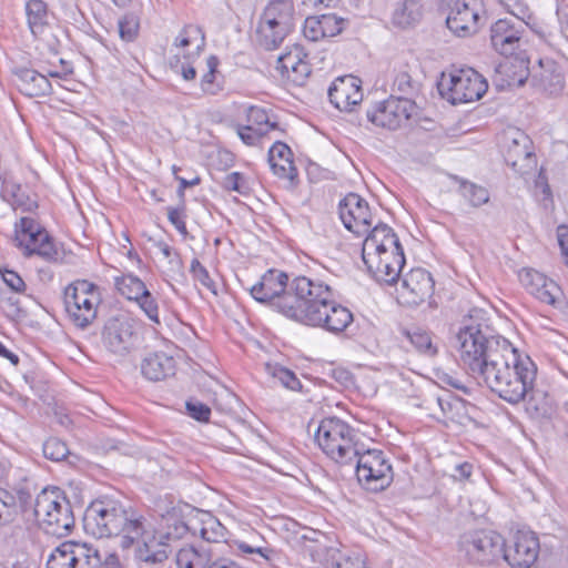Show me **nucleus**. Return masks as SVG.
<instances>
[{
	"label": "nucleus",
	"instance_id": "680f3d73",
	"mask_svg": "<svg viewBox=\"0 0 568 568\" xmlns=\"http://www.w3.org/2000/svg\"><path fill=\"white\" fill-rule=\"evenodd\" d=\"M3 282L16 293H23L26 290V283L22 277L14 271L0 270Z\"/></svg>",
	"mask_w": 568,
	"mask_h": 568
},
{
	"label": "nucleus",
	"instance_id": "2eb2a0df",
	"mask_svg": "<svg viewBox=\"0 0 568 568\" xmlns=\"http://www.w3.org/2000/svg\"><path fill=\"white\" fill-rule=\"evenodd\" d=\"M356 477L365 489L381 491L387 488L393 480V469L384 453L378 449L362 452L354 459Z\"/></svg>",
	"mask_w": 568,
	"mask_h": 568
},
{
	"label": "nucleus",
	"instance_id": "f3484780",
	"mask_svg": "<svg viewBox=\"0 0 568 568\" xmlns=\"http://www.w3.org/2000/svg\"><path fill=\"white\" fill-rule=\"evenodd\" d=\"M440 8L447 12L446 24L455 34L466 37L478 30L481 0H442Z\"/></svg>",
	"mask_w": 568,
	"mask_h": 568
},
{
	"label": "nucleus",
	"instance_id": "393cba45",
	"mask_svg": "<svg viewBox=\"0 0 568 568\" xmlns=\"http://www.w3.org/2000/svg\"><path fill=\"white\" fill-rule=\"evenodd\" d=\"M531 84L548 97H559L566 88L565 74L552 60H539V70L532 73Z\"/></svg>",
	"mask_w": 568,
	"mask_h": 568
},
{
	"label": "nucleus",
	"instance_id": "20e7f679",
	"mask_svg": "<svg viewBox=\"0 0 568 568\" xmlns=\"http://www.w3.org/2000/svg\"><path fill=\"white\" fill-rule=\"evenodd\" d=\"M456 341L460 364L476 381L514 348L508 339L494 335L487 325L473 321L459 328Z\"/></svg>",
	"mask_w": 568,
	"mask_h": 568
},
{
	"label": "nucleus",
	"instance_id": "a18cd8bd",
	"mask_svg": "<svg viewBox=\"0 0 568 568\" xmlns=\"http://www.w3.org/2000/svg\"><path fill=\"white\" fill-rule=\"evenodd\" d=\"M246 121L251 126H255L258 131L267 134L270 131L277 129L276 122H271L265 109L251 105L246 110Z\"/></svg>",
	"mask_w": 568,
	"mask_h": 568
},
{
	"label": "nucleus",
	"instance_id": "7ed1b4c3",
	"mask_svg": "<svg viewBox=\"0 0 568 568\" xmlns=\"http://www.w3.org/2000/svg\"><path fill=\"white\" fill-rule=\"evenodd\" d=\"M537 376V366L527 355L523 356L514 347L493 365L485 375L477 379L493 394L510 405H517L529 396L528 410L540 414V408L532 405L534 384Z\"/></svg>",
	"mask_w": 568,
	"mask_h": 568
},
{
	"label": "nucleus",
	"instance_id": "a19ab883",
	"mask_svg": "<svg viewBox=\"0 0 568 568\" xmlns=\"http://www.w3.org/2000/svg\"><path fill=\"white\" fill-rule=\"evenodd\" d=\"M219 59L215 55H210L206 59L207 72L201 79V88L204 93L215 95L222 89V83L217 79Z\"/></svg>",
	"mask_w": 568,
	"mask_h": 568
},
{
	"label": "nucleus",
	"instance_id": "052dcab7",
	"mask_svg": "<svg viewBox=\"0 0 568 568\" xmlns=\"http://www.w3.org/2000/svg\"><path fill=\"white\" fill-rule=\"evenodd\" d=\"M303 33L311 41H318L324 37L318 17H307L304 22Z\"/></svg>",
	"mask_w": 568,
	"mask_h": 568
},
{
	"label": "nucleus",
	"instance_id": "09e8293b",
	"mask_svg": "<svg viewBox=\"0 0 568 568\" xmlns=\"http://www.w3.org/2000/svg\"><path fill=\"white\" fill-rule=\"evenodd\" d=\"M43 456L52 462L64 460L70 452L67 444L57 437H51L43 443Z\"/></svg>",
	"mask_w": 568,
	"mask_h": 568
},
{
	"label": "nucleus",
	"instance_id": "3c124183",
	"mask_svg": "<svg viewBox=\"0 0 568 568\" xmlns=\"http://www.w3.org/2000/svg\"><path fill=\"white\" fill-rule=\"evenodd\" d=\"M519 280L526 291L534 295L540 286L545 285L548 277L536 270L524 268L519 272Z\"/></svg>",
	"mask_w": 568,
	"mask_h": 568
},
{
	"label": "nucleus",
	"instance_id": "4d7b16f0",
	"mask_svg": "<svg viewBox=\"0 0 568 568\" xmlns=\"http://www.w3.org/2000/svg\"><path fill=\"white\" fill-rule=\"evenodd\" d=\"M224 527L215 519H209L203 523L201 537L209 542H216L224 537Z\"/></svg>",
	"mask_w": 568,
	"mask_h": 568
},
{
	"label": "nucleus",
	"instance_id": "bf43d9fd",
	"mask_svg": "<svg viewBox=\"0 0 568 568\" xmlns=\"http://www.w3.org/2000/svg\"><path fill=\"white\" fill-rule=\"evenodd\" d=\"M185 206L182 204L179 207H168V219L171 224L179 231L180 234L185 236L187 234L186 223H185Z\"/></svg>",
	"mask_w": 568,
	"mask_h": 568
},
{
	"label": "nucleus",
	"instance_id": "4468645a",
	"mask_svg": "<svg viewBox=\"0 0 568 568\" xmlns=\"http://www.w3.org/2000/svg\"><path fill=\"white\" fill-rule=\"evenodd\" d=\"M487 89L486 79L471 68L455 70L448 77L443 74L438 82L440 95L452 104L477 101Z\"/></svg>",
	"mask_w": 568,
	"mask_h": 568
},
{
	"label": "nucleus",
	"instance_id": "79ce46f5",
	"mask_svg": "<svg viewBox=\"0 0 568 568\" xmlns=\"http://www.w3.org/2000/svg\"><path fill=\"white\" fill-rule=\"evenodd\" d=\"M532 296H535L541 303L554 306L556 308H560L564 303V294L560 286L550 278H548L545 285L540 286L538 292L534 293Z\"/></svg>",
	"mask_w": 568,
	"mask_h": 568
},
{
	"label": "nucleus",
	"instance_id": "a878e982",
	"mask_svg": "<svg viewBox=\"0 0 568 568\" xmlns=\"http://www.w3.org/2000/svg\"><path fill=\"white\" fill-rule=\"evenodd\" d=\"M12 74L18 90L27 97H45L52 92V85L48 78L37 70L16 67L12 69Z\"/></svg>",
	"mask_w": 568,
	"mask_h": 568
},
{
	"label": "nucleus",
	"instance_id": "2f4dec72",
	"mask_svg": "<svg viewBox=\"0 0 568 568\" xmlns=\"http://www.w3.org/2000/svg\"><path fill=\"white\" fill-rule=\"evenodd\" d=\"M527 135L521 132L516 133L505 153L507 164L518 170L527 166L534 156Z\"/></svg>",
	"mask_w": 568,
	"mask_h": 568
},
{
	"label": "nucleus",
	"instance_id": "13d9d810",
	"mask_svg": "<svg viewBox=\"0 0 568 568\" xmlns=\"http://www.w3.org/2000/svg\"><path fill=\"white\" fill-rule=\"evenodd\" d=\"M186 412L190 417L197 422H209L211 416V408L199 402V400H187L185 404Z\"/></svg>",
	"mask_w": 568,
	"mask_h": 568
},
{
	"label": "nucleus",
	"instance_id": "6e6552de",
	"mask_svg": "<svg viewBox=\"0 0 568 568\" xmlns=\"http://www.w3.org/2000/svg\"><path fill=\"white\" fill-rule=\"evenodd\" d=\"M362 258L369 273L377 271L381 274L382 264H405L404 251L397 235L384 223L375 225L364 240Z\"/></svg>",
	"mask_w": 568,
	"mask_h": 568
},
{
	"label": "nucleus",
	"instance_id": "a211bd4d",
	"mask_svg": "<svg viewBox=\"0 0 568 568\" xmlns=\"http://www.w3.org/2000/svg\"><path fill=\"white\" fill-rule=\"evenodd\" d=\"M540 542L537 534L527 528L513 532L509 541L505 540L503 561L511 568H530L538 559Z\"/></svg>",
	"mask_w": 568,
	"mask_h": 568
},
{
	"label": "nucleus",
	"instance_id": "c756f323",
	"mask_svg": "<svg viewBox=\"0 0 568 568\" xmlns=\"http://www.w3.org/2000/svg\"><path fill=\"white\" fill-rule=\"evenodd\" d=\"M390 90L393 94H398V99L409 98L415 101L422 91V82L413 73L412 68L404 64L394 70Z\"/></svg>",
	"mask_w": 568,
	"mask_h": 568
},
{
	"label": "nucleus",
	"instance_id": "473e14b6",
	"mask_svg": "<svg viewBox=\"0 0 568 568\" xmlns=\"http://www.w3.org/2000/svg\"><path fill=\"white\" fill-rule=\"evenodd\" d=\"M403 335L409 342L413 349L420 356L432 359L438 355V344L434 342L432 332L420 327H414L403 329Z\"/></svg>",
	"mask_w": 568,
	"mask_h": 568
},
{
	"label": "nucleus",
	"instance_id": "4be33fe9",
	"mask_svg": "<svg viewBox=\"0 0 568 568\" xmlns=\"http://www.w3.org/2000/svg\"><path fill=\"white\" fill-rule=\"evenodd\" d=\"M435 282L424 268H413L402 278L400 297L409 306H418L434 293Z\"/></svg>",
	"mask_w": 568,
	"mask_h": 568
},
{
	"label": "nucleus",
	"instance_id": "c9c22d12",
	"mask_svg": "<svg viewBox=\"0 0 568 568\" xmlns=\"http://www.w3.org/2000/svg\"><path fill=\"white\" fill-rule=\"evenodd\" d=\"M423 14L420 0H403L396 4L393 12V23L400 28L409 27L418 22Z\"/></svg>",
	"mask_w": 568,
	"mask_h": 568
},
{
	"label": "nucleus",
	"instance_id": "6e6d98bb",
	"mask_svg": "<svg viewBox=\"0 0 568 568\" xmlns=\"http://www.w3.org/2000/svg\"><path fill=\"white\" fill-rule=\"evenodd\" d=\"M381 268V274L377 271H374L371 273L372 276L379 283L392 285L397 282L403 266H396L388 263L382 264Z\"/></svg>",
	"mask_w": 568,
	"mask_h": 568
},
{
	"label": "nucleus",
	"instance_id": "49530a36",
	"mask_svg": "<svg viewBox=\"0 0 568 568\" xmlns=\"http://www.w3.org/2000/svg\"><path fill=\"white\" fill-rule=\"evenodd\" d=\"M120 38L125 42H132L138 38L140 19L133 12L125 13L118 22Z\"/></svg>",
	"mask_w": 568,
	"mask_h": 568
},
{
	"label": "nucleus",
	"instance_id": "f8f14e48",
	"mask_svg": "<svg viewBox=\"0 0 568 568\" xmlns=\"http://www.w3.org/2000/svg\"><path fill=\"white\" fill-rule=\"evenodd\" d=\"M14 242L26 257L38 255L49 263L63 260V252L54 239L32 217H21L14 224Z\"/></svg>",
	"mask_w": 568,
	"mask_h": 568
},
{
	"label": "nucleus",
	"instance_id": "9d476101",
	"mask_svg": "<svg viewBox=\"0 0 568 568\" xmlns=\"http://www.w3.org/2000/svg\"><path fill=\"white\" fill-rule=\"evenodd\" d=\"M47 568H122L115 554L101 559L98 549L87 542L64 541L53 549Z\"/></svg>",
	"mask_w": 568,
	"mask_h": 568
},
{
	"label": "nucleus",
	"instance_id": "bb28decb",
	"mask_svg": "<svg viewBox=\"0 0 568 568\" xmlns=\"http://www.w3.org/2000/svg\"><path fill=\"white\" fill-rule=\"evenodd\" d=\"M305 57L303 49L295 45L288 52L278 57L276 69L292 82L303 84L311 74V67L305 61Z\"/></svg>",
	"mask_w": 568,
	"mask_h": 568
},
{
	"label": "nucleus",
	"instance_id": "e2e57ef3",
	"mask_svg": "<svg viewBox=\"0 0 568 568\" xmlns=\"http://www.w3.org/2000/svg\"><path fill=\"white\" fill-rule=\"evenodd\" d=\"M244 182H245L244 176L241 173L232 172L225 176L224 186L227 190L243 193Z\"/></svg>",
	"mask_w": 568,
	"mask_h": 568
},
{
	"label": "nucleus",
	"instance_id": "864d4df0",
	"mask_svg": "<svg viewBox=\"0 0 568 568\" xmlns=\"http://www.w3.org/2000/svg\"><path fill=\"white\" fill-rule=\"evenodd\" d=\"M190 272L195 281L200 282L204 287L216 294L215 282L210 276L206 267L203 266L197 258L192 260Z\"/></svg>",
	"mask_w": 568,
	"mask_h": 568
},
{
	"label": "nucleus",
	"instance_id": "1a4fd4ad",
	"mask_svg": "<svg viewBox=\"0 0 568 568\" xmlns=\"http://www.w3.org/2000/svg\"><path fill=\"white\" fill-rule=\"evenodd\" d=\"M295 0H268L257 26L258 42L274 50L295 27Z\"/></svg>",
	"mask_w": 568,
	"mask_h": 568
},
{
	"label": "nucleus",
	"instance_id": "7c9ffc66",
	"mask_svg": "<svg viewBox=\"0 0 568 568\" xmlns=\"http://www.w3.org/2000/svg\"><path fill=\"white\" fill-rule=\"evenodd\" d=\"M236 548L241 554L251 556L252 560L260 565L267 564L270 566H275L281 559L280 552L270 547L264 539L237 541Z\"/></svg>",
	"mask_w": 568,
	"mask_h": 568
},
{
	"label": "nucleus",
	"instance_id": "e433bc0d",
	"mask_svg": "<svg viewBox=\"0 0 568 568\" xmlns=\"http://www.w3.org/2000/svg\"><path fill=\"white\" fill-rule=\"evenodd\" d=\"M211 565V554L205 549L195 547L181 548L176 554L178 568H209Z\"/></svg>",
	"mask_w": 568,
	"mask_h": 568
},
{
	"label": "nucleus",
	"instance_id": "c03bdc74",
	"mask_svg": "<svg viewBox=\"0 0 568 568\" xmlns=\"http://www.w3.org/2000/svg\"><path fill=\"white\" fill-rule=\"evenodd\" d=\"M265 371L270 376H272L274 379H277L287 389L298 390L302 387V384L294 372L281 365L266 364Z\"/></svg>",
	"mask_w": 568,
	"mask_h": 568
},
{
	"label": "nucleus",
	"instance_id": "f03ea898",
	"mask_svg": "<svg viewBox=\"0 0 568 568\" xmlns=\"http://www.w3.org/2000/svg\"><path fill=\"white\" fill-rule=\"evenodd\" d=\"M146 518L122 500L104 496L93 500L85 509L83 527L95 538H120L122 549L131 548L143 536Z\"/></svg>",
	"mask_w": 568,
	"mask_h": 568
},
{
	"label": "nucleus",
	"instance_id": "6ab92c4d",
	"mask_svg": "<svg viewBox=\"0 0 568 568\" xmlns=\"http://www.w3.org/2000/svg\"><path fill=\"white\" fill-rule=\"evenodd\" d=\"M526 22L510 18L498 19L490 26V44L501 55L511 57L521 51Z\"/></svg>",
	"mask_w": 568,
	"mask_h": 568
},
{
	"label": "nucleus",
	"instance_id": "aec40b11",
	"mask_svg": "<svg viewBox=\"0 0 568 568\" xmlns=\"http://www.w3.org/2000/svg\"><path fill=\"white\" fill-rule=\"evenodd\" d=\"M292 277L280 270H268L260 282L250 288L251 296L282 314V302L286 297Z\"/></svg>",
	"mask_w": 568,
	"mask_h": 568
},
{
	"label": "nucleus",
	"instance_id": "603ef678",
	"mask_svg": "<svg viewBox=\"0 0 568 568\" xmlns=\"http://www.w3.org/2000/svg\"><path fill=\"white\" fill-rule=\"evenodd\" d=\"M325 38L339 34L346 23V20L335 14H322L318 17Z\"/></svg>",
	"mask_w": 568,
	"mask_h": 568
},
{
	"label": "nucleus",
	"instance_id": "0eeeda50",
	"mask_svg": "<svg viewBox=\"0 0 568 568\" xmlns=\"http://www.w3.org/2000/svg\"><path fill=\"white\" fill-rule=\"evenodd\" d=\"M34 515L40 527L48 534L63 537L74 527V515L68 498L57 488H43L34 501Z\"/></svg>",
	"mask_w": 568,
	"mask_h": 568
},
{
	"label": "nucleus",
	"instance_id": "412c9836",
	"mask_svg": "<svg viewBox=\"0 0 568 568\" xmlns=\"http://www.w3.org/2000/svg\"><path fill=\"white\" fill-rule=\"evenodd\" d=\"M339 219L348 231L357 236L372 231V212L365 199L357 193L346 194L338 203Z\"/></svg>",
	"mask_w": 568,
	"mask_h": 568
},
{
	"label": "nucleus",
	"instance_id": "8fccbe9b",
	"mask_svg": "<svg viewBox=\"0 0 568 568\" xmlns=\"http://www.w3.org/2000/svg\"><path fill=\"white\" fill-rule=\"evenodd\" d=\"M141 311L146 315V317L153 324L160 325V312L159 304L156 298L151 294L149 290H146L145 294H142L134 301Z\"/></svg>",
	"mask_w": 568,
	"mask_h": 568
},
{
	"label": "nucleus",
	"instance_id": "9b49d317",
	"mask_svg": "<svg viewBox=\"0 0 568 568\" xmlns=\"http://www.w3.org/2000/svg\"><path fill=\"white\" fill-rule=\"evenodd\" d=\"M101 342L110 354L125 358L136 352L141 345V325L128 314L110 316L103 324Z\"/></svg>",
	"mask_w": 568,
	"mask_h": 568
},
{
	"label": "nucleus",
	"instance_id": "72a5a7b5",
	"mask_svg": "<svg viewBox=\"0 0 568 568\" xmlns=\"http://www.w3.org/2000/svg\"><path fill=\"white\" fill-rule=\"evenodd\" d=\"M36 493V486L27 478H23L12 490H7V494L13 499V506L6 508V520H11L12 516L17 514L18 508L21 511H27L32 506V497Z\"/></svg>",
	"mask_w": 568,
	"mask_h": 568
},
{
	"label": "nucleus",
	"instance_id": "4c0bfd02",
	"mask_svg": "<svg viewBox=\"0 0 568 568\" xmlns=\"http://www.w3.org/2000/svg\"><path fill=\"white\" fill-rule=\"evenodd\" d=\"M1 196L14 209L21 207L24 211H30L34 206V203L29 201L21 185L10 179L2 181Z\"/></svg>",
	"mask_w": 568,
	"mask_h": 568
},
{
	"label": "nucleus",
	"instance_id": "b1692460",
	"mask_svg": "<svg viewBox=\"0 0 568 568\" xmlns=\"http://www.w3.org/2000/svg\"><path fill=\"white\" fill-rule=\"evenodd\" d=\"M170 538V532L148 535L145 530L136 542L135 558L149 567L163 564L172 551L169 544Z\"/></svg>",
	"mask_w": 568,
	"mask_h": 568
},
{
	"label": "nucleus",
	"instance_id": "37998d69",
	"mask_svg": "<svg viewBox=\"0 0 568 568\" xmlns=\"http://www.w3.org/2000/svg\"><path fill=\"white\" fill-rule=\"evenodd\" d=\"M500 7L507 12L514 16L517 20L526 22V24L534 29L535 19L534 16L525 2V0H495Z\"/></svg>",
	"mask_w": 568,
	"mask_h": 568
},
{
	"label": "nucleus",
	"instance_id": "39448f33",
	"mask_svg": "<svg viewBox=\"0 0 568 568\" xmlns=\"http://www.w3.org/2000/svg\"><path fill=\"white\" fill-rule=\"evenodd\" d=\"M458 558L475 567H493L503 562L505 538L489 528H473L457 539Z\"/></svg>",
	"mask_w": 568,
	"mask_h": 568
},
{
	"label": "nucleus",
	"instance_id": "ea45409f",
	"mask_svg": "<svg viewBox=\"0 0 568 568\" xmlns=\"http://www.w3.org/2000/svg\"><path fill=\"white\" fill-rule=\"evenodd\" d=\"M454 180L459 183V193L471 206L478 207L489 201V193L484 186L458 176H454Z\"/></svg>",
	"mask_w": 568,
	"mask_h": 568
},
{
	"label": "nucleus",
	"instance_id": "dca6fc26",
	"mask_svg": "<svg viewBox=\"0 0 568 568\" xmlns=\"http://www.w3.org/2000/svg\"><path fill=\"white\" fill-rule=\"evenodd\" d=\"M416 111L417 104L414 100L398 99L390 94L388 99L367 109L366 118L375 126L395 131L407 124Z\"/></svg>",
	"mask_w": 568,
	"mask_h": 568
},
{
	"label": "nucleus",
	"instance_id": "ddd939ff",
	"mask_svg": "<svg viewBox=\"0 0 568 568\" xmlns=\"http://www.w3.org/2000/svg\"><path fill=\"white\" fill-rule=\"evenodd\" d=\"M63 302L70 321L79 328H87L97 317L101 302L99 287L87 280L75 281L65 287Z\"/></svg>",
	"mask_w": 568,
	"mask_h": 568
},
{
	"label": "nucleus",
	"instance_id": "69168bd1",
	"mask_svg": "<svg viewBox=\"0 0 568 568\" xmlns=\"http://www.w3.org/2000/svg\"><path fill=\"white\" fill-rule=\"evenodd\" d=\"M558 242L561 248L562 255L566 257V264L568 265V227H558Z\"/></svg>",
	"mask_w": 568,
	"mask_h": 568
},
{
	"label": "nucleus",
	"instance_id": "0e129e2a",
	"mask_svg": "<svg viewBox=\"0 0 568 568\" xmlns=\"http://www.w3.org/2000/svg\"><path fill=\"white\" fill-rule=\"evenodd\" d=\"M13 499L7 494V489L0 488V525L2 523H8L6 520V508H10L13 506Z\"/></svg>",
	"mask_w": 568,
	"mask_h": 568
},
{
	"label": "nucleus",
	"instance_id": "f257e3e1",
	"mask_svg": "<svg viewBox=\"0 0 568 568\" xmlns=\"http://www.w3.org/2000/svg\"><path fill=\"white\" fill-rule=\"evenodd\" d=\"M282 314L303 325L334 334L344 332L353 322L352 312L335 301L332 287L307 275L292 277L282 302Z\"/></svg>",
	"mask_w": 568,
	"mask_h": 568
},
{
	"label": "nucleus",
	"instance_id": "c85d7f7f",
	"mask_svg": "<svg viewBox=\"0 0 568 568\" xmlns=\"http://www.w3.org/2000/svg\"><path fill=\"white\" fill-rule=\"evenodd\" d=\"M268 163L275 175L292 183L297 179V169L293 162L290 146L281 141L274 142L268 150Z\"/></svg>",
	"mask_w": 568,
	"mask_h": 568
},
{
	"label": "nucleus",
	"instance_id": "5fc2aeb1",
	"mask_svg": "<svg viewBox=\"0 0 568 568\" xmlns=\"http://www.w3.org/2000/svg\"><path fill=\"white\" fill-rule=\"evenodd\" d=\"M237 135L242 140L243 143L250 146H255L261 143V141L266 135L263 131H258L255 126H251L248 124L236 126Z\"/></svg>",
	"mask_w": 568,
	"mask_h": 568
},
{
	"label": "nucleus",
	"instance_id": "423d86ee",
	"mask_svg": "<svg viewBox=\"0 0 568 568\" xmlns=\"http://www.w3.org/2000/svg\"><path fill=\"white\" fill-rule=\"evenodd\" d=\"M357 436L356 430L344 420L326 417L317 427L315 440L331 459L341 465H352L362 447Z\"/></svg>",
	"mask_w": 568,
	"mask_h": 568
},
{
	"label": "nucleus",
	"instance_id": "cd10ccee",
	"mask_svg": "<svg viewBox=\"0 0 568 568\" xmlns=\"http://www.w3.org/2000/svg\"><path fill=\"white\" fill-rule=\"evenodd\" d=\"M140 368L144 378L160 382L174 376L176 362L173 356L164 352H152L142 358Z\"/></svg>",
	"mask_w": 568,
	"mask_h": 568
},
{
	"label": "nucleus",
	"instance_id": "338daca9",
	"mask_svg": "<svg viewBox=\"0 0 568 568\" xmlns=\"http://www.w3.org/2000/svg\"><path fill=\"white\" fill-rule=\"evenodd\" d=\"M473 473V465L469 463H462L456 465L454 477L456 479L463 480L468 479Z\"/></svg>",
	"mask_w": 568,
	"mask_h": 568
},
{
	"label": "nucleus",
	"instance_id": "f704fd0d",
	"mask_svg": "<svg viewBox=\"0 0 568 568\" xmlns=\"http://www.w3.org/2000/svg\"><path fill=\"white\" fill-rule=\"evenodd\" d=\"M28 26L34 37L41 36L49 27V10L43 0H29L26 3Z\"/></svg>",
	"mask_w": 568,
	"mask_h": 568
},
{
	"label": "nucleus",
	"instance_id": "5701e85b",
	"mask_svg": "<svg viewBox=\"0 0 568 568\" xmlns=\"http://www.w3.org/2000/svg\"><path fill=\"white\" fill-rule=\"evenodd\" d=\"M362 81L352 74L336 78L328 88L329 102L339 111L351 112L363 100Z\"/></svg>",
	"mask_w": 568,
	"mask_h": 568
},
{
	"label": "nucleus",
	"instance_id": "de8ad7c7",
	"mask_svg": "<svg viewBox=\"0 0 568 568\" xmlns=\"http://www.w3.org/2000/svg\"><path fill=\"white\" fill-rule=\"evenodd\" d=\"M200 38V42L196 45L195 55H200L204 44L205 38L202 29L197 26H186L182 29L180 34L174 40V45L179 48H186L191 44L192 36Z\"/></svg>",
	"mask_w": 568,
	"mask_h": 568
},
{
	"label": "nucleus",
	"instance_id": "774afa93",
	"mask_svg": "<svg viewBox=\"0 0 568 568\" xmlns=\"http://www.w3.org/2000/svg\"><path fill=\"white\" fill-rule=\"evenodd\" d=\"M209 568H242V567L231 559L220 558V559H216L215 561L211 562Z\"/></svg>",
	"mask_w": 568,
	"mask_h": 568
},
{
	"label": "nucleus",
	"instance_id": "58836bf2",
	"mask_svg": "<svg viewBox=\"0 0 568 568\" xmlns=\"http://www.w3.org/2000/svg\"><path fill=\"white\" fill-rule=\"evenodd\" d=\"M118 292L129 301H135L146 292L145 283L132 273L123 274L114 278Z\"/></svg>",
	"mask_w": 568,
	"mask_h": 568
}]
</instances>
